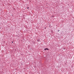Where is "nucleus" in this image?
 Returning a JSON list of instances; mask_svg holds the SVG:
<instances>
[{
    "mask_svg": "<svg viewBox=\"0 0 74 74\" xmlns=\"http://www.w3.org/2000/svg\"><path fill=\"white\" fill-rule=\"evenodd\" d=\"M51 17L52 18H54V15H53L51 16Z\"/></svg>",
    "mask_w": 74,
    "mask_h": 74,
    "instance_id": "f03ea898",
    "label": "nucleus"
},
{
    "mask_svg": "<svg viewBox=\"0 0 74 74\" xmlns=\"http://www.w3.org/2000/svg\"><path fill=\"white\" fill-rule=\"evenodd\" d=\"M31 22H33V21H31Z\"/></svg>",
    "mask_w": 74,
    "mask_h": 74,
    "instance_id": "20e7f679",
    "label": "nucleus"
},
{
    "mask_svg": "<svg viewBox=\"0 0 74 74\" xmlns=\"http://www.w3.org/2000/svg\"><path fill=\"white\" fill-rule=\"evenodd\" d=\"M44 50L45 51H46V50H49V49H48V48H47L46 49H45Z\"/></svg>",
    "mask_w": 74,
    "mask_h": 74,
    "instance_id": "f257e3e1",
    "label": "nucleus"
},
{
    "mask_svg": "<svg viewBox=\"0 0 74 74\" xmlns=\"http://www.w3.org/2000/svg\"><path fill=\"white\" fill-rule=\"evenodd\" d=\"M29 8V7H28V8Z\"/></svg>",
    "mask_w": 74,
    "mask_h": 74,
    "instance_id": "0eeeda50",
    "label": "nucleus"
},
{
    "mask_svg": "<svg viewBox=\"0 0 74 74\" xmlns=\"http://www.w3.org/2000/svg\"><path fill=\"white\" fill-rule=\"evenodd\" d=\"M45 29H46V27H45Z\"/></svg>",
    "mask_w": 74,
    "mask_h": 74,
    "instance_id": "423d86ee",
    "label": "nucleus"
},
{
    "mask_svg": "<svg viewBox=\"0 0 74 74\" xmlns=\"http://www.w3.org/2000/svg\"><path fill=\"white\" fill-rule=\"evenodd\" d=\"M58 32H60V30H58Z\"/></svg>",
    "mask_w": 74,
    "mask_h": 74,
    "instance_id": "7ed1b4c3",
    "label": "nucleus"
},
{
    "mask_svg": "<svg viewBox=\"0 0 74 74\" xmlns=\"http://www.w3.org/2000/svg\"><path fill=\"white\" fill-rule=\"evenodd\" d=\"M12 43H13V42H12Z\"/></svg>",
    "mask_w": 74,
    "mask_h": 74,
    "instance_id": "39448f33",
    "label": "nucleus"
}]
</instances>
